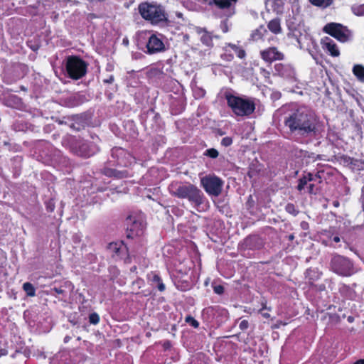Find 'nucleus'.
Listing matches in <instances>:
<instances>
[{"instance_id":"f257e3e1","label":"nucleus","mask_w":364,"mask_h":364,"mask_svg":"<svg viewBox=\"0 0 364 364\" xmlns=\"http://www.w3.org/2000/svg\"><path fill=\"white\" fill-rule=\"evenodd\" d=\"M284 124L290 133L302 136H316L318 133L315 114L305 107L287 109L284 114Z\"/></svg>"},{"instance_id":"f03ea898","label":"nucleus","mask_w":364,"mask_h":364,"mask_svg":"<svg viewBox=\"0 0 364 364\" xmlns=\"http://www.w3.org/2000/svg\"><path fill=\"white\" fill-rule=\"evenodd\" d=\"M168 190L172 196L187 199L196 208H200L205 201L208 203L203 191L196 185L190 183L173 181L169 184Z\"/></svg>"},{"instance_id":"7ed1b4c3","label":"nucleus","mask_w":364,"mask_h":364,"mask_svg":"<svg viewBox=\"0 0 364 364\" xmlns=\"http://www.w3.org/2000/svg\"><path fill=\"white\" fill-rule=\"evenodd\" d=\"M141 18L152 26H166L169 23L168 14L165 8L156 3L144 1L138 6Z\"/></svg>"},{"instance_id":"20e7f679","label":"nucleus","mask_w":364,"mask_h":364,"mask_svg":"<svg viewBox=\"0 0 364 364\" xmlns=\"http://www.w3.org/2000/svg\"><path fill=\"white\" fill-rule=\"evenodd\" d=\"M228 107L237 117H250L256 109L255 100L247 96L235 95L230 92L224 93Z\"/></svg>"},{"instance_id":"39448f33","label":"nucleus","mask_w":364,"mask_h":364,"mask_svg":"<svg viewBox=\"0 0 364 364\" xmlns=\"http://www.w3.org/2000/svg\"><path fill=\"white\" fill-rule=\"evenodd\" d=\"M87 65L80 57L69 55L66 59L65 70L70 78L79 80L86 75Z\"/></svg>"},{"instance_id":"423d86ee","label":"nucleus","mask_w":364,"mask_h":364,"mask_svg":"<svg viewBox=\"0 0 364 364\" xmlns=\"http://www.w3.org/2000/svg\"><path fill=\"white\" fill-rule=\"evenodd\" d=\"M73 154L82 158H90L99 151L98 145L93 141L78 140L70 146Z\"/></svg>"},{"instance_id":"0eeeda50","label":"nucleus","mask_w":364,"mask_h":364,"mask_svg":"<svg viewBox=\"0 0 364 364\" xmlns=\"http://www.w3.org/2000/svg\"><path fill=\"white\" fill-rule=\"evenodd\" d=\"M323 32L336 38L341 43H346L351 38V31L347 26L339 23L331 22L323 28Z\"/></svg>"},{"instance_id":"6e6552de","label":"nucleus","mask_w":364,"mask_h":364,"mask_svg":"<svg viewBox=\"0 0 364 364\" xmlns=\"http://www.w3.org/2000/svg\"><path fill=\"white\" fill-rule=\"evenodd\" d=\"M111 156L114 165L121 167H129L135 162V158L126 149L115 146L112 149Z\"/></svg>"},{"instance_id":"1a4fd4ad","label":"nucleus","mask_w":364,"mask_h":364,"mask_svg":"<svg viewBox=\"0 0 364 364\" xmlns=\"http://www.w3.org/2000/svg\"><path fill=\"white\" fill-rule=\"evenodd\" d=\"M331 269L341 276H349L351 274L353 265L349 259L341 256H334L331 261Z\"/></svg>"},{"instance_id":"9d476101","label":"nucleus","mask_w":364,"mask_h":364,"mask_svg":"<svg viewBox=\"0 0 364 364\" xmlns=\"http://www.w3.org/2000/svg\"><path fill=\"white\" fill-rule=\"evenodd\" d=\"M201 183L210 195L218 196L222 192L223 181L216 176H205L201 180Z\"/></svg>"},{"instance_id":"9b49d317","label":"nucleus","mask_w":364,"mask_h":364,"mask_svg":"<svg viewBox=\"0 0 364 364\" xmlns=\"http://www.w3.org/2000/svg\"><path fill=\"white\" fill-rule=\"evenodd\" d=\"M107 250L116 261L129 258V249L122 240L109 243Z\"/></svg>"},{"instance_id":"f8f14e48","label":"nucleus","mask_w":364,"mask_h":364,"mask_svg":"<svg viewBox=\"0 0 364 364\" xmlns=\"http://www.w3.org/2000/svg\"><path fill=\"white\" fill-rule=\"evenodd\" d=\"M261 59L268 64L277 60H283L285 55L276 46H269L259 52Z\"/></svg>"},{"instance_id":"ddd939ff","label":"nucleus","mask_w":364,"mask_h":364,"mask_svg":"<svg viewBox=\"0 0 364 364\" xmlns=\"http://www.w3.org/2000/svg\"><path fill=\"white\" fill-rule=\"evenodd\" d=\"M38 148L42 149L40 150V151H42L41 156L44 158L48 163L57 161L61 155L60 151L55 149L51 144L48 142L39 145Z\"/></svg>"},{"instance_id":"4468645a","label":"nucleus","mask_w":364,"mask_h":364,"mask_svg":"<svg viewBox=\"0 0 364 364\" xmlns=\"http://www.w3.org/2000/svg\"><path fill=\"white\" fill-rule=\"evenodd\" d=\"M274 75H278L287 79H293L295 77V69L289 63H276L274 66Z\"/></svg>"},{"instance_id":"2eb2a0df","label":"nucleus","mask_w":364,"mask_h":364,"mask_svg":"<svg viewBox=\"0 0 364 364\" xmlns=\"http://www.w3.org/2000/svg\"><path fill=\"white\" fill-rule=\"evenodd\" d=\"M146 47L149 54H154L166 50L163 41L156 34H151L150 36Z\"/></svg>"},{"instance_id":"dca6fc26","label":"nucleus","mask_w":364,"mask_h":364,"mask_svg":"<svg viewBox=\"0 0 364 364\" xmlns=\"http://www.w3.org/2000/svg\"><path fill=\"white\" fill-rule=\"evenodd\" d=\"M321 44L324 50L329 53L332 57L340 55V50L337 44L329 37H324L321 39Z\"/></svg>"},{"instance_id":"f3484780","label":"nucleus","mask_w":364,"mask_h":364,"mask_svg":"<svg viewBox=\"0 0 364 364\" xmlns=\"http://www.w3.org/2000/svg\"><path fill=\"white\" fill-rule=\"evenodd\" d=\"M101 173L107 177L117 179L125 178L130 176L127 170L119 171L107 166H105L102 168Z\"/></svg>"},{"instance_id":"a211bd4d","label":"nucleus","mask_w":364,"mask_h":364,"mask_svg":"<svg viewBox=\"0 0 364 364\" xmlns=\"http://www.w3.org/2000/svg\"><path fill=\"white\" fill-rule=\"evenodd\" d=\"M318 181L319 183L321 181V177L319 174V172H317L316 174H312L311 173H307L304 174L301 178L299 179L297 190L301 191L304 189V187L307 185L309 182Z\"/></svg>"},{"instance_id":"6ab92c4d","label":"nucleus","mask_w":364,"mask_h":364,"mask_svg":"<svg viewBox=\"0 0 364 364\" xmlns=\"http://www.w3.org/2000/svg\"><path fill=\"white\" fill-rule=\"evenodd\" d=\"M243 245L248 250H259L263 246V242L258 235H250L244 240Z\"/></svg>"},{"instance_id":"aec40b11","label":"nucleus","mask_w":364,"mask_h":364,"mask_svg":"<svg viewBox=\"0 0 364 364\" xmlns=\"http://www.w3.org/2000/svg\"><path fill=\"white\" fill-rule=\"evenodd\" d=\"M207 1L208 0H204ZM238 0H211L209 4H215L220 9H229L234 6Z\"/></svg>"},{"instance_id":"412c9836","label":"nucleus","mask_w":364,"mask_h":364,"mask_svg":"<svg viewBox=\"0 0 364 364\" xmlns=\"http://www.w3.org/2000/svg\"><path fill=\"white\" fill-rule=\"evenodd\" d=\"M268 29L274 34H279L282 32L281 21L279 18L272 19L267 24Z\"/></svg>"},{"instance_id":"4be33fe9","label":"nucleus","mask_w":364,"mask_h":364,"mask_svg":"<svg viewBox=\"0 0 364 364\" xmlns=\"http://www.w3.org/2000/svg\"><path fill=\"white\" fill-rule=\"evenodd\" d=\"M267 33V31L264 26L261 25L259 28L252 32L250 37L253 41H258L262 40Z\"/></svg>"},{"instance_id":"5701e85b","label":"nucleus","mask_w":364,"mask_h":364,"mask_svg":"<svg viewBox=\"0 0 364 364\" xmlns=\"http://www.w3.org/2000/svg\"><path fill=\"white\" fill-rule=\"evenodd\" d=\"M261 170L262 165L260 164L257 162L256 164L252 163L249 167L247 176L250 178H255L259 174Z\"/></svg>"},{"instance_id":"b1692460","label":"nucleus","mask_w":364,"mask_h":364,"mask_svg":"<svg viewBox=\"0 0 364 364\" xmlns=\"http://www.w3.org/2000/svg\"><path fill=\"white\" fill-rule=\"evenodd\" d=\"M228 47L230 48L240 59H244L246 57V51L242 46H237L234 43H228Z\"/></svg>"},{"instance_id":"393cba45","label":"nucleus","mask_w":364,"mask_h":364,"mask_svg":"<svg viewBox=\"0 0 364 364\" xmlns=\"http://www.w3.org/2000/svg\"><path fill=\"white\" fill-rule=\"evenodd\" d=\"M354 75L361 82H364V66L362 65H355L353 68Z\"/></svg>"},{"instance_id":"a878e982","label":"nucleus","mask_w":364,"mask_h":364,"mask_svg":"<svg viewBox=\"0 0 364 364\" xmlns=\"http://www.w3.org/2000/svg\"><path fill=\"white\" fill-rule=\"evenodd\" d=\"M309 1L315 6L325 9L330 6L334 0H309Z\"/></svg>"},{"instance_id":"bb28decb","label":"nucleus","mask_w":364,"mask_h":364,"mask_svg":"<svg viewBox=\"0 0 364 364\" xmlns=\"http://www.w3.org/2000/svg\"><path fill=\"white\" fill-rule=\"evenodd\" d=\"M151 282L153 283L156 284V287L159 289V291H160L161 292L165 291L166 287H165L164 284L163 283L162 279L161 278V277L159 274L154 273L152 279H151Z\"/></svg>"},{"instance_id":"cd10ccee","label":"nucleus","mask_w":364,"mask_h":364,"mask_svg":"<svg viewBox=\"0 0 364 364\" xmlns=\"http://www.w3.org/2000/svg\"><path fill=\"white\" fill-rule=\"evenodd\" d=\"M23 289L28 296H34L36 295V289L30 282H26L23 284Z\"/></svg>"},{"instance_id":"c85d7f7f","label":"nucleus","mask_w":364,"mask_h":364,"mask_svg":"<svg viewBox=\"0 0 364 364\" xmlns=\"http://www.w3.org/2000/svg\"><path fill=\"white\" fill-rule=\"evenodd\" d=\"M351 11L357 16H364V4H353L351 6Z\"/></svg>"},{"instance_id":"c756f323","label":"nucleus","mask_w":364,"mask_h":364,"mask_svg":"<svg viewBox=\"0 0 364 364\" xmlns=\"http://www.w3.org/2000/svg\"><path fill=\"white\" fill-rule=\"evenodd\" d=\"M284 2L283 0H273L272 9L277 13H282L283 10Z\"/></svg>"},{"instance_id":"7c9ffc66","label":"nucleus","mask_w":364,"mask_h":364,"mask_svg":"<svg viewBox=\"0 0 364 364\" xmlns=\"http://www.w3.org/2000/svg\"><path fill=\"white\" fill-rule=\"evenodd\" d=\"M285 210L288 213H289L294 216H296L299 213V210L296 209L295 205L293 203H289L286 205Z\"/></svg>"},{"instance_id":"2f4dec72","label":"nucleus","mask_w":364,"mask_h":364,"mask_svg":"<svg viewBox=\"0 0 364 364\" xmlns=\"http://www.w3.org/2000/svg\"><path fill=\"white\" fill-rule=\"evenodd\" d=\"M271 309L267 306V302L262 303V308L259 310V312L262 314V316L265 318H269L270 317L269 314L268 313Z\"/></svg>"},{"instance_id":"473e14b6","label":"nucleus","mask_w":364,"mask_h":364,"mask_svg":"<svg viewBox=\"0 0 364 364\" xmlns=\"http://www.w3.org/2000/svg\"><path fill=\"white\" fill-rule=\"evenodd\" d=\"M203 154L211 159H216L219 156V152L217 149L210 148L206 149Z\"/></svg>"},{"instance_id":"72a5a7b5","label":"nucleus","mask_w":364,"mask_h":364,"mask_svg":"<svg viewBox=\"0 0 364 364\" xmlns=\"http://www.w3.org/2000/svg\"><path fill=\"white\" fill-rule=\"evenodd\" d=\"M185 321L195 328H198L200 325L199 322L191 315L186 316Z\"/></svg>"},{"instance_id":"f704fd0d","label":"nucleus","mask_w":364,"mask_h":364,"mask_svg":"<svg viewBox=\"0 0 364 364\" xmlns=\"http://www.w3.org/2000/svg\"><path fill=\"white\" fill-rule=\"evenodd\" d=\"M100 316L97 313L93 312L89 315V321L91 324L97 325L100 322Z\"/></svg>"},{"instance_id":"c9c22d12","label":"nucleus","mask_w":364,"mask_h":364,"mask_svg":"<svg viewBox=\"0 0 364 364\" xmlns=\"http://www.w3.org/2000/svg\"><path fill=\"white\" fill-rule=\"evenodd\" d=\"M221 58L227 62H230L234 59V55L230 52H228L227 50H225V52L221 55Z\"/></svg>"},{"instance_id":"e433bc0d","label":"nucleus","mask_w":364,"mask_h":364,"mask_svg":"<svg viewBox=\"0 0 364 364\" xmlns=\"http://www.w3.org/2000/svg\"><path fill=\"white\" fill-rule=\"evenodd\" d=\"M232 138L230 137V136H225L224 138L222 139L221 140V145L225 146V147H228V146H230L232 144Z\"/></svg>"},{"instance_id":"4c0bfd02","label":"nucleus","mask_w":364,"mask_h":364,"mask_svg":"<svg viewBox=\"0 0 364 364\" xmlns=\"http://www.w3.org/2000/svg\"><path fill=\"white\" fill-rule=\"evenodd\" d=\"M213 291L218 295L223 294L225 291L224 287L221 284H218V285L213 284Z\"/></svg>"},{"instance_id":"58836bf2","label":"nucleus","mask_w":364,"mask_h":364,"mask_svg":"<svg viewBox=\"0 0 364 364\" xmlns=\"http://www.w3.org/2000/svg\"><path fill=\"white\" fill-rule=\"evenodd\" d=\"M239 328L242 331H245L249 328V322L247 320H242L239 324Z\"/></svg>"},{"instance_id":"ea45409f","label":"nucleus","mask_w":364,"mask_h":364,"mask_svg":"<svg viewBox=\"0 0 364 364\" xmlns=\"http://www.w3.org/2000/svg\"><path fill=\"white\" fill-rule=\"evenodd\" d=\"M350 290V287L346 284H342L339 288V291L341 294H343L344 292L348 291Z\"/></svg>"},{"instance_id":"a19ab883","label":"nucleus","mask_w":364,"mask_h":364,"mask_svg":"<svg viewBox=\"0 0 364 364\" xmlns=\"http://www.w3.org/2000/svg\"><path fill=\"white\" fill-rule=\"evenodd\" d=\"M114 77L113 75H109L107 78L104 79L103 82L105 84H111L114 82Z\"/></svg>"},{"instance_id":"79ce46f5","label":"nucleus","mask_w":364,"mask_h":364,"mask_svg":"<svg viewBox=\"0 0 364 364\" xmlns=\"http://www.w3.org/2000/svg\"><path fill=\"white\" fill-rule=\"evenodd\" d=\"M52 291L57 294H63L65 292V291L60 287H54L52 289Z\"/></svg>"},{"instance_id":"37998d69","label":"nucleus","mask_w":364,"mask_h":364,"mask_svg":"<svg viewBox=\"0 0 364 364\" xmlns=\"http://www.w3.org/2000/svg\"><path fill=\"white\" fill-rule=\"evenodd\" d=\"M126 220H127V225H128L129 223H132L134 226H135V225H137V223H136V220H133V218H132V215H129V216L127 218Z\"/></svg>"},{"instance_id":"c03bdc74","label":"nucleus","mask_w":364,"mask_h":364,"mask_svg":"<svg viewBox=\"0 0 364 364\" xmlns=\"http://www.w3.org/2000/svg\"><path fill=\"white\" fill-rule=\"evenodd\" d=\"M314 184L313 183H309V186L307 187L308 188V193H310V194H312V193H314Z\"/></svg>"},{"instance_id":"a18cd8bd","label":"nucleus","mask_w":364,"mask_h":364,"mask_svg":"<svg viewBox=\"0 0 364 364\" xmlns=\"http://www.w3.org/2000/svg\"><path fill=\"white\" fill-rule=\"evenodd\" d=\"M71 338H72L71 336H65V338L63 339V341H64L65 343H68L71 340Z\"/></svg>"},{"instance_id":"49530a36","label":"nucleus","mask_w":364,"mask_h":364,"mask_svg":"<svg viewBox=\"0 0 364 364\" xmlns=\"http://www.w3.org/2000/svg\"><path fill=\"white\" fill-rule=\"evenodd\" d=\"M8 353L7 350L6 349H1L0 350V357L1 355H6Z\"/></svg>"},{"instance_id":"de8ad7c7","label":"nucleus","mask_w":364,"mask_h":364,"mask_svg":"<svg viewBox=\"0 0 364 364\" xmlns=\"http://www.w3.org/2000/svg\"><path fill=\"white\" fill-rule=\"evenodd\" d=\"M361 199H362V203H363V210L364 211V188L363 189V191H362Z\"/></svg>"},{"instance_id":"09e8293b","label":"nucleus","mask_w":364,"mask_h":364,"mask_svg":"<svg viewBox=\"0 0 364 364\" xmlns=\"http://www.w3.org/2000/svg\"><path fill=\"white\" fill-rule=\"evenodd\" d=\"M353 364H364V359H359Z\"/></svg>"},{"instance_id":"8fccbe9b","label":"nucleus","mask_w":364,"mask_h":364,"mask_svg":"<svg viewBox=\"0 0 364 364\" xmlns=\"http://www.w3.org/2000/svg\"><path fill=\"white\" fill-rule=\"evenodd\" d=\"M207 39H210V37L208 36H203L201 38V40L203 43H205V41H206Z\"/></svg>"},{"instance_id":"3c124183","label":"nucleus","mask_w":364,"mask_h":364,"mask_svg":"<svg viewBox=\"0 0 364 364\" xmlns=\"http://www.w3.org/2000/svg\"><path fill=\"white\" fill-rule=\"evenodd\" d=\"M294 237H294V234H291V235H289L288 236V240H289V241H293V240H294Z\"/></svg>"},{"instance_id":"603ef678","label":"nucleus","mask_w":364,"mask_h":364,"mask_svg":"<svg viewBox=\"0 0 364 364\" xmlns=\"http://www.w3.org/2000/svg\"><path fill=\"white\" fill-rule=\"evenodd\" d=\"M333 240L335 242H340V237L338 236H335L333 239Z\"/></svg>"},{"instance_id":"864d4df0","label":"nucleus","mask_w":364,"mask_h":364,"mask_svg":"<svg viewBox=\"0 0 364 364\" xmlns=\"http://www.w3.org/2000/svg\"><path fill=\"white\" fill-rule=\"evenodd\" d=\"M333 205L334 207H338L340 203L338 200H335V201H333Z\"/></svg>"},{"instance_id":"5fc2aeb1","label":"nucleus","mask_w":364,"mask_h":364,"mask_svg":"<svg viewBox=\"0 0 364 364\" xmlns=\"http://www.w3.org/2000/svg\"><path fill=\"white\" fill-rule=\"evenodd\" d=\"M70 128H72L73 129H75V130H79L80 129L79 128H76L75 127V125L74 124H71L70 125Z\"/></svg>"},{"instance_id":"6e6d98bb","label":"nucleus","mask_w":364,"mask_h":364,"mask_svg":"<svg viewBox=\"0 0 364 364\" xmlns=\"http://www.w3.org/2000/svg\"><path fill=\"white\" fill-rule=\"evenodd\" d=\"M123 43H124V44H128V43H129L128 39H124V40H123Z\"/></svg>"},{"instance_id":"4d7b16f0","label":"nucleus","mask_w":364,"mask_h":364,"mask_svg":"<svg viewBox=\"0 0 364 364\" xmlns=\"http://www.w3.org/2000/svg\"><path fill=\"white\" fill-rule=\"evenodd\" d=\"M348 321H353V318L351 316H349L348 318Z\"/></svg>"},{"instance_id":"13d9d810","label":"nucleus","mask_w":364,"mask_h":364,"mask_svg":"<svg viewBox=\"0 0 364 364\" xmlns=\"http://www.w3.org/2000/svg\"><path fill=\"white\" fill-rule=\"evenodd\" d=\"M209 309L213 310V307H212V306H211V307H209V308L208 309V311Z\"/></svg>"},{"instance_id":"bf43d9fd","label":"nucleus","mask_w":364,"mask_h":364,"mask_svg":"<svg viewBox=\"0 0 364 364\" xmlns=\"http://www.w3.org/2000/svg\"><path fill=\"white\" fill-rule=\"evenodd\" d=\"M74 3L77 4L79 2L77 1H74Z\"/></svg>"},{"instance_id":"052dcab7","label":"nucleus","mask_w":364,"mask_h":364,"mask_svg":"<svg viewBox=\"0 0 364 364\" xmlns=\"http://www.w3.org/2000/svg\"><path fill=\"white\" fill-rule=\"evenodd\" d=\"M68 1H73V0H68Z\"/></svg>"}]
</instances>
